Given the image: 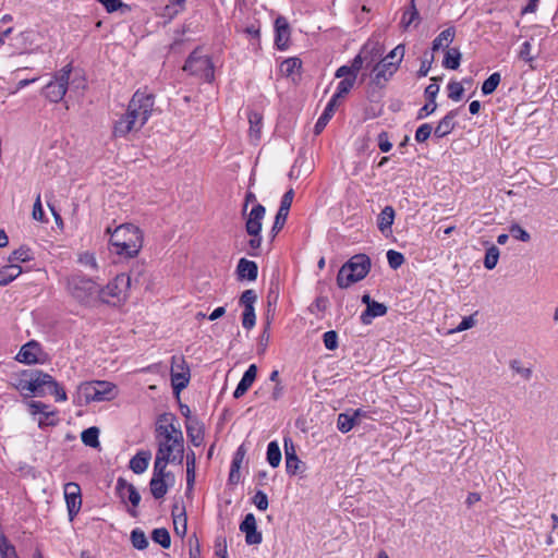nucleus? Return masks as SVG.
Segmentation results:
<instances>
[{"instance_id":"13d9d810","label":"nucleus","mask_w":558,"mask_h":558,"mask_svg":"<svg viewBox=\"0 0 558 558\" xmlns=\"http://www.w3.org/2000/svg\"><path fill=\"white\" fill-rule=\"evenodd\" d=\"M387 260L392 269H398L404 263V256L393 250L387 252Z\"/></svg>"},{"instance_id":"e433bc0d","label":"nucleus","mask_w":558,"mask_h":558,"mask_svg":"<svg viewBox=\"0 0 558 558\" xmlns=\"http://www.w3.org/2000/svg\"><path fill=\"white\" fill-rule=\"evenodd\" d=\"M82 442L85 446L92 447V448H98L99 442V428L96 426L88 427L84 429L81 434Z\"/></svg>"},{"instance_id":"8fccbe9b","label":"nucleus","mask_w":558,"mask_h":558,"mask_svg":"<svg viewBox=\"0 0 558 558\" xmlns=\"http://www.w3.org/2000/svg\"><path fill=\"white\" fill-rule=\"evenodd\" d=\"M131 542L133 547L138 550L145 549L149 544L145 533L140 529H135L131 532Z\"/></svg>"},{"instance_id":"c03bdc74","label":"nucleus","mask_w":558,"mask_h":558,"mask_svg":"<svg viewBox=\"0 0 558 558\" xmlns=\"http://www.w3.org/2000/svg\"><path fill=\"white\" fill-rule=\"evenodd\" d=\"M178 509V506H174L172 509L174 531L178 535L184 536L186 533V515L184 509L177 514Z\"/></svg>"},{"instance_id":"393cba45","label":"nucleus","mask_w":558,"mask_h":558,"mask_svg":"<svg viewBox=\"0 0 558 558\" xmlns=\"http://www.w3.org/2000/svg\"><path fill=\"white\" fill-rule=\"evenodd\" d=\"M96 383L97 380L86 381L78 386L77 395L81 401H84L86 404L90 402H99Z\"/></svg>"},{"instance_id":"20e7f679","label":"nucleus","mask_w":558,"mask_h":558,"mask_svg":"<svg viewBox=\"0 0 558 558\" xmlns=\"http://www.w3.org/2000/svg\"><path fill=\"white\" fill-rule=\"evenodd\" d=\"M65 281L69 294L83 305H88L98 291L97 282L80 272L68 276Z\"/></svg>"},{"instance_id":"2eb2a0df","label":"nucleus","mask_w":558,"mask_h":558,"mask_svg":"<svg viewBox=\"0 0 558 558\" xmlns=\"http://www.w3.org/2000/svg\"><path fill=\"white\" fill-rule=\"evenodd\" d=\"M240 531L245 534L247 545H258L263 541L262 533L256 529V519L253 513H247L240 523Z\"/></svg>"},{"instance_id":"680f3d73","label":"nucleus","mask_w":558,"mask_h":558,"mask_svg":"<svg viewBox=\"0 0 558 558\" xmlns=\"http://www.w3.org/2000/svg\"><path fill=\"white\" fill-rule=\"evenodd\" d=\"M510 234L522 242H529L531 240L530 233L517 223L510 227Z\"/></svg>"},{"instance_id":"5701e85b","label":"nucleus","mask_w":558,"mask_h":558,"mask_svg":"<svg viewBox=\"0 0 558 558\" xmlns=\"http://www.w3.org/2000/svg\"><path fill=\"white\" fill-rule=\"evenodd\" d=\"M366 51V46L362 49L361 53L356 54L351 61L350 65H341L337 69L335 76L342 77V75L350 74L357 78L360 70L363 68L364 57L362 56Z\"/></svg>"},{"instance_id":"f257e3e1","label":"nucleus","mask_w":558,"mask_h":558,"mask_svg":"<svg viewBox=\"0 0 558 558\" xmlns=\"http://www.w3.org/2000/svg\"><path fill=\"white\" fill-rule=\"evenodd\" d=\"M106 233L110 234L111 251L123 258L136 257L143 247V232L133 223L120 225L114 230L108 227Z\"/></svg>"},{"instance_id":"c85d7f7f","label":"nucleus","mask_w":558,"mask_h":558,"mask_svg":"<svg viewBox=\"0 0 558 558\" xmlns=\"http://www.w3.org/2000/svg\"><path fill=\"white\" fill-rule=\"evenodd\" d=\"M341 78L342 80L338 83L336 93L330 98L335 99L336 102H338L339 99L344 98L354 87V84L356 82V77L350 74L342 75Z\"/></svg>"},{"instance_id":"a19ab883","label":"nucleus","mask_w":558,"mask_h":558,"mask_svg":"<svg viewBox=\"0 0 558 558\" xmlns=\"http://www.w3.org/2000/svg\"><path fill=\"white\" fill-rule=\"evenodd\" d=\"M168 480L151 477L149 482L150 493L155 499L162 498L168 492Z\"/></svg>"},{"instance_id":"69168bd1","label":"nucleus","mask_w":558,"mask_h":558,"mask_svg":"<svg viewBox=\"0 0 558 558\" xmlns=\"http://www.w3.org/2000/svg\"><path fill=\"white\" fill-rule=\"evenodd\" d=\"M377 142H378V147L383 153H388L392 148V144L389 140V135L385 131H383L378 134Z\"/></svg>"},{"instance_id":"1a4fd4ad","label":"nucleus","mask_w":558,"mask_h":558,"mask_svg":"<svg viewBox=\"0 0 558 558\" xmlns=\"http://www.w3.org/2000/svg\"><path fill=\"white\" fill-rule=\"evenodd\" d=\"M404 56V46L398 45L392 49L379 63L374 68V81L377 85L387 82L398 70L400 62Z\"/></svg>"},{"instance_id":"ea45409f","label":"nucleus","mask_w":558,"mask_h":558,"mask_svg":"<svg viewBox=\"0 0 558 558\" xmlns=\"http://www.w3.org/2000/svg\"><path fill=\"white\" fill-rule=\"evenodd\" d=\"M186 434L190 439V441L193 444V446H201L204 440V433L202 428L198 426V424L195 422H191L186 424Z\"/></svg>"},{"instance_id":"473e14b6","label":"nucleus","mask_w":558,"mask_h":558,"mask_svg":"<svg viewBox=\"0 0 558 558\" xmlns=\"http://www.w3.org/2000/svg\"><path fill=\"white\" fill-rule=\"evenodd\" d=\"M395 220V209L391 206H386L377 218V226L378 229L386 233L388 231H391V226Z\"/></svg>"},{"instance_id":"4be33fe9","label":"nucleus","mask_w":558,"mask_h":558,"mask_svg":"<svg viewBox=\"0 0 558 558\" xmlns=\"http://www.w3.org/2000/svg\"><path fill=\"white\" fill-rule=\"evenodd\" d=\"M457 110H450L436 125L434 135L437 138H442L449 135L456 128Z\"/></svg>"},{"instance_id":"c756f323","label":"nucleus","mask_w":558,"mask_h":558,"mask_svg":"<svg viewBox=\"0 0 558 558\" xmlns=\"http://www.w3.org/2000/svg\"><path fill=\"white\" fill-rule=\"evenodd\" d=\"M96 385L99 402L113 400L118 396V389L114 384L106 380H97Z\"/></svg>"},{"instance_id":"b1692460","label":"nucleus","mask_w":558,"mask_h":558,"mask_svg":"<svg viewBox=\"0 0 558 558\" xmlns=\"http://www.w3.org/2000/svg\"><path fill=\"white\" fill-rule=\"evenodd\" d=\"M28 408L32 414L40 413V415H43V417L39 418V426L56 424V422L50 421V417H53L56 413L48 411L49 407L46 403L41 401H31Z\"/></svg>"},{"instance_id":"bf43d9fd","label":"nucleus","mask_w":558,"mask_h":558,"mask_svg":"<svg viewBox=\"0 0 558 558\" xmlns=\"http://www.w3.org/2000/svg\"><path fill=\"white\" fill-rule=\"evenodd\" d=\"M256 301L257 294L252 289L245 290L240 296V304L243 305L244 308L254 307Z\"/></svg>"},{"instance_id":"de8ad7c7","label":"nucleus","mask_w":558,"mask_h":558,"mask_svg":"<svg viewBox=\"0 0 558 558\" xmlns=\"http://www.w3.org/2000/svg\"><path fill=\"white\" fill-rule=\"evenodd\" d=\"M151 538L155 543L159 544L162 548H169L171 545V537L168 530L160 527L155 529L151 533Z\"/></svg>"},{"instance_id":"0e129e2a","label":"nucleus","mask_w":558,"mask_h":558,"mask_svg":"<svg viewBox=\"0 0 558 558\" xmlns=\"http://www.w3.org/2000/svg\"><path fill=\"white\" fill-rule=\"evenodd\" d=\"M215 554L221 558L227 557V539L223 536H217L215 541Z\"/></svg>"},{"instance_id":"f03ea898","label":"nucleus","mask_w":558,"mask_h":558,"mask_svg":"<svg viewBox=\"0 0 558 558\" xmlns=\"http://www.w3.org/2000/svg\"><path fill=\"white\" fill-rule=\"evenodd\" d=\"M175 421L172 413H163L158 417L155 428L158 446L156 456L166 458L184 448L183 433L174 425Z\"/></svg>"},{"instance_id":"a211bd4d","label":"nucleus","mask_w":558,"mask_h":558,"mask_svg":"<svg viewBox=\"0 0 558 558\" xmlns=\"http://www.w3.org/2000/svg\"><path fill=\"white\" fill-rule=\"evenodd\" d=\"M275 45L279 50H286L289 46L290 27L287 20L282 16L276 19L275 22Z\"/></svg>"},{"instance_id":"72a5a7b5","label":"nucleus","mask_w":558,"mask_h":558,"mask_svg":"<svg viewBox=\"0 0 558 558\" xmlns=\"http://www.w3.org/2000/svg\"><path fill=\"white\" fill-rule=\"evenodd\" d=\"M22 267L10 264L0 269V283L7 286L22 274Z\"/></svg>"},{"instance_id":"f704fd0d","label":"nucleus","mask_w":558,"mask_h":558,"mask_svg":"<svg viewBox=\"0 0 558 558\" xmlns=\"http://www.w3.org/2000/svg\"><path fill=\"white\" fill-rule=\"evenodd\" d=\"M46 393L54 396L56 401H65L68 399L64 389L49 375V378L45 379Z\"/></svg>"},{"instance_id":"338daca9","label":"nucleus","mask_w":558,"mask_h":558,"mask_svg":"<svg viewBox=\"0 0 558 558\" xmlns=\"http://www.w3.org/2000/svg\"><path fill=\"white\" fill-rule=\"evenodd\" d=\"M293 197H294V192H293L292 189H290L289 191H287L283 194V196L281 198L280 207H279L278 210H281V211H284V213L289 214L291 204L293 202Z\"/></svg>"},{"instance_id":"7ed1b4c3","label":"nucleus","mask_w":558,"mask_h":558,"mask_svg":"<svg viewBox=\"0 0 558 558\" xmlns=\"http://www.w3.org/2000/svg\"><path fill=\"white\" fill-rule=\"evenodd\" d=\"M371 258L366 254H356L344 263L337 275V286L347 289L363 280L371 270Z\"/></svg>"},{"instance_id":"412c9836","label":"nucleus","mask_w":558,"mask_h":558,"mask_svg":"<svg viewBox=\"0 0 558 558\" xmlns=\"http://www.w3.org/2000/svg\"><path fill=\"white\" fill-rule=\"evenodd\" d=\"M236 275L240 280L255 281L258 275V266L253 260L241 258L236 266Z\"/></svg>"},{"instance_id":"052dcab7","label":"nucleus","mask_w":558,"mask_h":558,"mask_svg":"<svg viewBox=\"0 0 558 558\" xmlns=\"http://www.w3.org/2000/svg\"><path fill=\"white\" fill-rule=\"evenodd\" d=\"M433 128L429 123H424L420 125L415 132V141L417 143H424L426 142L430 134H432Z\"/></svg>"},{"instance_id":"aec40b11","label":"nucleus","mask_w":558,"mask_h":558,"mask_svg":"<svg viewBox=\"0 0 558 558\" xmlns=\"http://www.w3.org/2000/svg\"><path fill=\"white\" fill-rule=\"evenodd\" d=\"M39 352V344L36 341H29L21 348L16 359L24 364H35L38 362Z\"/></svg>"},{"instance_id":"cd10ccee","label":"nucleus","mask_w":558,"mask_h":558,"mask_svg":"<svg viewBox=\"0 0 558 558\" xmlns=\"http://www.w3.org/2000/svg\"><path fill=\"white\" fill-rule=\"evenodd\" d=\"M338 107V102L335 99H330L314 126V133L316 135L320 134L323 130L326 128L327 123L330 121L332 116L335 114L336 108Z\"/></svg>"},{"instance_id":"6ab92c4d","label":"nucleus","mask_w":558,"mask_h":558,"mask_svg":"<svg viewBox=\"0 0 558 558\" xmlns=\"http://www.w3.org/2000/svg\"><path fill=\"white\" fill-rule=\"evenodd\" d=\"M256 375H257V366L255 364L250 365L248 368L243 374L240 383L238 384V386L233 392V397L235 399H239L246 393V391L251 388V386L255 381Z\"/></svg>"},{"instance_id":"4468645a","label":"nucleus","mask_w":558,"mask_h":558,"mask_svg":"<svg viewBox=\"0 0 558 558\" xmlns=\"http://www.w3.org/2000/svg\"><path fill=\"white\" fill-rule=\"evenodd\" d=\"M284 452H286V470L290 475H296L304 471L305 465L299 459L293 441L290 438H284Z\"/></svg>"},{"instance_id":"37998d69","label":"nucleus","mask_w":558,"mask_h":558,"mask_svg":"<svg viewBox=\"0 0 558 558\" xmlns=\"http://www.w3.org/2000/svg\"><path fill=\"white\" fill-rule=\"evenodd\" d=\"M77 262L80 265L85 267L86 269H89L90 271H98L99 265L97 263V258L94 253L92 252H82L77 256Z\"/></svg>"},{"instance_id":"5fc2aeb1","label":"nucleus","mask_w":558,"mask_h":558,"mask_svg":"<svg viewBox=\"0 0 558 558\" xmlns=\"http://www.w3.org/2000/svg\"><path fill=\"white\" fill-rule=\"evenodd\" d=\"M448 88V97L453 101H459L464 93V88L459 82H450L447 86Z\"/></svg>"},{"instance_id":"39448f33","label":"nucleus","mask_w":558,"mask_h":558,"mask_svg":"<svg viewBox=\"0 0 558 558\" xmlns=\"http://www.w3.org/2000/svg\"><path fill=\"white\" fill-rule=\"evenodd\" d=\"M49 378V374H46L39 369H28L22 372L21 376L14 383V387L24 397L38 396L43 397L46 395L45 379Z\"/></svg>"},{"instance_id":"6e6552de","label":"nucleus","mask_w":558,"mask_h":558,"mask_svg":"<svg viewBox=\"0 0 558 558\" xmlns=\"http://www.w3.org/2000/svg\"><path fill=\"white\" fill-rule=\"evenodd\" d=\"M183 70L207 83H211L215 78L211 59L207 54H203L198 48L190 53Z\"/></svg>"},{"instance_id":"3c124183","label":"nucleus","mask_w":558,"mask_h":558,"mask_svg":"<svg viewBox=\"0 0 558 558\" xmlns=\"http://www.w3.org/2000/svg\"><path fill=\"white\" fill-rule=\"evenodd\" d=\"M418 17H420V14L415 7V0H411L409 9L405 10L402 15L401 24L407 28L414 21L418 20Z\"/></svg>"},{"instance_id":"f8f14e48","label":"nucleus","mask_w":558,"mask_h":558,"mask_svg":"<svg viewBox=\"0 0 558 558\" xmlns=\"http://www.w3.org/2000/svg\"><path fill=\"white\" fill-rule=\"evenodd\" d=\"M64 498L66 502L70 521H73L82 506L81 487L70 482L64 485Z\"/></svg>"},{"instance_id":"2f4dec72","label":"nucleus","mask_w":558,"mask_h":558,"mask_svg":"<svg viewBox=\"0 0 558 558\" xmlns=\"http://www.w3.org/2000/svg\"><path fill=\"white\" fill-rule=\"evenodd\" d=\"M362 410H355L353 415L347 413H340L337 420V427L341 433L350 432L357 423V417L361 415Z\"/></svg>"},{"instance_id":"58836bf2","label":"nucleus","mask_w":558,"mask_h":558,"mask_svg":"<svg viewBox=\"0 0 558 558\" xmlns=\"http://www.w3.org/2000/svg\"><path fill=\"white\" fill-rule=\"evenodd\" d=\"M302 66V61L299 58H288L280 64V72L289 77L292 76L295 72H299Z\"/></svg>"},{"instance_id":"603ef678","label":"nucleus","mask_w":558,"mask_h":558,"mask_svg":"<svg viewBox=\"0 0 558 558\" xmlns=\"http://www.w3.org/2000/svg\"><path fill=\"white\" fill-rule=\"evenodd\" d=\"M499 259V250L497 246L492 245L489 248L486 250L485 258H484V266L492 270L496 267Z\"/></svg>"},{"instance_id":"bb28decb","label":"nucleus","mask_w":558,"mask_h":558,"mask_svg":"<svg viewBox=\"0 0 558 558\" xmlns=\"http://www.w3.org/2000/svg\"><path fill=\"white\" fill-rule=\"evenodd\" d=\"M150 459L149 450H141L130 460V469L135 474H142L147 470Z\"/></svg>"},{"instance_id":"79ce46f5","label":"nucleus","mask_w":558,"mask_h":558,"mask_svg":"<svg viewBox=\"0 0 558 558\" xmlns=\"http://www.w3.org/2000/svg\"><path fill=\"white\" fill-rule=\"evenodd\" d=\"M186 485L187 489H193L195 483V452L190 450L186 456Z\"/></svg>"},{"instance_id":"9d476101","label":"nucleus","mask_w":558,"mask_h":558,"mask_svg":"<svg viewBox=\"0 0 558 558\" xmlns=\"http://www.w3.org/2000/svg\"><path fill=\"white\" fill-rule=\"evenodd\" d=\"M71 72L72 64L69 63L58 71L54 74L53 80L44 87L43 93L49 101L59 102L63 99L69 87Z\"/></svg>"},{"instance_id":"49530a36","label":"nucleus","mask_w":558,"mask_h":558,"mask_svg":"<svg viewBox=\"0 0 558 558\" xmlns=\"http://www.w3.org/2000/svg\"><path fill=\"white\" fill-rule=\"evenodd\" d=\"M248 122H250L251 137L254 140H259L260 126H262V116L258 112H250Z\"/></svg>"},{"instance_id":"f3484780","label":"nucleus","mask_w":558,"mask_h":558,"mask_svg":"<svg viewBox=\"0 0 558 558\" xmlns=\"http://www.w3.org/2000/svg\"><path fill=\"white\" fill-rule=\"evenodd\" d=\"M117 493L122 501L129 500L133 507H137L141 501V495L137 492L136 487L126 482L124 478L120 477L117 481Z\"/></svg>"},{"instance_id":"6e6d98bb","label":"nucleus","mask_w":558,"mask_h":558,"mask_svg":"<svg viewBox=\"0 0 558 558\" xmlns=\"http://www.w3.org/2000/svg\"><path fill=\"white\" fill-rule=\"evenodd\" d=\"M256 323V315H255V308L254 307H246L243 311L242 314V326L250 330L255 326Z\"/></svg>"},{"instance_id":"a878e982","label":"nucleus","mask_w":558,"mask_h":558,"mask_svg":"<svg viewBox=\"0 0 558 558\" xmlns=\"http://www.w3.org/2000/svg\"><path fill=\"white\" fill-rule=\"evenodd\" d=\"M387 306L379 302H372L366 310L361 314V322L363 325H369L375 317L386 315Z\"/></svg>"},{"instance_id":"c9c22d12","label":"nucleus","mask_w":558,"mask_h":558,"mask_svg":"<svg viewBox=\"0 0 558 558\" xmlns=\"http://www.w3.org/2000/svg\"><path fill=\"white\" fill-rule=\"evenodd\" d=\"M454 36H456V29L454 27H448L446 29H444L434 40H433V46H432V50L433 51H437L439 50L444 44H446V46H448L449 44L452 43V40L454 39Z\"/></svg>"},{"instance_id":"4c0bfd02","label":"nucleus","mask_w":558,"mask_h":558,"mask_svg":"<svg viewBox=\"0 0 558 558\" xmlns=\"http://www.w3.org/2000/svg\"><path fill=\"white\" fill-rule=\"evenodd\" d=\"M461 52L458 48H450L446 51L442 65L447 69L457 70L461 61Z\"/></svg>"},{"instance_id":"9b49d317","label":"nucleus","mask_w":558,"mask_h":558,"mask_svg":"<svg viewBox=\"0 0 558 558\" xmlns=\"http://www.w3.org/2000/svg\"><path fill=\"white\" fill-rule=\"evenodd\" d=\"M190 381V368L183 356L173 355L171 357V385L173 391L179 395L186 388Z\"/></svg>"},{"instance_id":"7c9ffc66","label":"nucleus","mask_w":558,"mask_h":558,"mask_svg":"<svg viewBox=\"0 0 558 558\" xmlns=\"http://www.w3.org/2000/svg\"><path fill=\"white\" fill-rule=\"evenodd\" d=\"M167 465L168 462L163 457L156 456L153 477L170 480V485H172L174 483V475L170 471H167Z\"/></svg>"},{"instance_id":"ddd939ff","label":"nucleus","mask_w":558,"mask_h":558,"mask_svg":"<svg viewBox=\"0 0 558 558\" xmlns=\"http://www.w3.org/2000/svg\"><path fill=\"white\" fill-rule=\"evenodd\" d=\"M142 128L143 125L138 120L124 112L114 121L113 135L116 137H125L130 133L138 132Z\"/></svg>"},{"instance_id":"e2e57ef3","label":"nucleus","mask_w":558,"mask_h":558,"mask_svg":"<svg viewBox=\"0 0 558 558\" xmlns=\"http://www.w3.org/2000/svg\"><path fill=\"white\" fill-rule=\"evenodd\" d=\"M253 502L256 506V508L260 511H265L268 508V497L262 490L256 492V494L253 497Z\"/></svg>"},{"instance_id":"0eeeda50","label":"nucleus","mask_w":558,"mask_h":558,"mask_svg":"<svg viewBox=\"0 0 558 558\" xmlns=\"http://www.w3.org/2000/svg\"><path fill=\"white\" fill-rule=\"evenodd\" d=\"M135 276V269L130 275L120 274L102 289H98L97 293L104 303L120 302L126 296V291L131 287L132 277Z\"/></svg>"},{"instance_id":"774afa93","label":"nucleus","mask_w":558,"mask_h":558,"mask_svg":"<svg viewBox=\"0 0 558 558\" xmlns=\"http://www.w3.org/2000/svg\"><path fill=\"white\" fill-rule=\"evenodd\" d=\"M17 553L15 547L9 542H4V544L0 545V557L1 558H12L16 557Z\"/></svg>"},{"instance_id":"864d4df0","label":"nucleus","mask_w":558,"mask_h":558,"mask_svg":"<svg viewBox=\"0 0 558 558\" xmlns=\"http://www.w3.org/2000/svg\"><path fill=\"white\" fill-rule=\"evenodd\" d=\"M32 259L31 251L26 246H21L17 250L13 251L11 255L9 256V262H21L25 263Z\"/></svg>"},{"instance_id":"dca6fc26","label":"nucleus","mask_w":558,"mask_h":558,"mask_svg":"<svg viewBox=\"0 0 558 558\" xmlns=\"http://www.w3.org/2000/svg\"><path fill=\"white\" fill-rule=\"evenodd\" d=\"M266 209L262 204H256L251 213L248 214V217L245 222V230L248 235H258L262 231V221L265 217Z\"/></svg>"},{"instance_id":"4d7b16f0","label":"nucleus","mask_w":558,"mask_h":558,"mask_svg":"<svg viewBox=\"0 0 558 558\" xmlns=\"http://www.w3.org/2000/svg\"><path fill=\"white\" fill-rule=\"evenodd\" d=\"M323 342L326 349L336 350L338 348V333L335 330L326 331L323 335Z\"/></svg>"},{"instance_id":"423d86ee","label":"nucleus","mask_w":558,"mask_h":558,"mask_svg":"<svg viewBox=\"0 0 558 558\" xmlns=\"http://www.w3.org/2000/svg\"><path fill=\"white\" fill-rule=\"evenodd\" d=\"M155 105V96L146 90H136L132 96L125 112L138 120L144 126L149 120Z\"/></svg>"},{"instance_id":"a18cd8bd","label":"nucleus","mask_w":558,"mask_h":558,"mask_svg":"<svg viewBox=\"0 0 558 558\" xmlns=\"http://www.w3.org/2000/svg\"><path fill=\"white\" fill-rule=\"evenodd\" d=\"M267 462L277 468L281 462V450L277 441H270L267 446Z\"/></svg>"},{"instance_id":"09e8293b","label":"nucleus","mask_w":558,"mask_h":558,"mask_svg":"<svg viewBox=\"0 0 558 558\" xmlns=\"http://www.w3.org/2000/svg\"><path fill=\"white\" fill-rule=\"evenodd\" d=\"M501 81V76L498 72H495L490 74L483 83L482 85V93L484 95H490L493 94L496 88L498 87L499 83Z\"/></svg>"}]
</instances>
